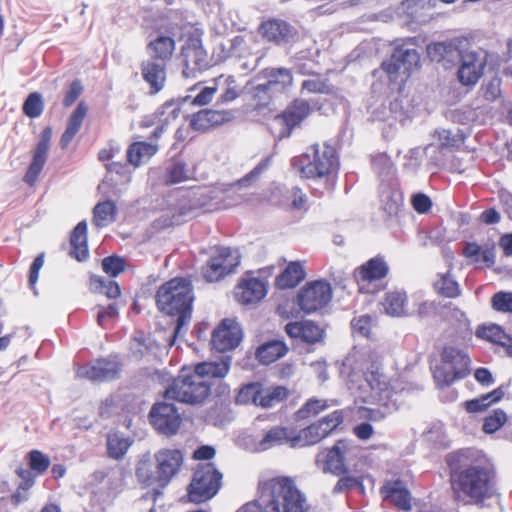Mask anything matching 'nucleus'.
I'll use <instances>...</instances> for the list:
<instances>
[{
  "instance_id": "obj_19",
  "label": "nucleus",
  "mask_w": 512,
  "mask_h": 512,
  "mask_svg": "<svg viewBox=\"0 0 512 512\" xmlns=\"http://www.w3.org/2000/svg\"><path fill=\"white\" fill-rule=\"evenodd\" d=\"M149 420L159 434L173 436L181 427L182 415L174 404L163 401L152 406Z\"/></svg>"
},
{
  "instance_id": "obj_12",
  "label": "nucleus",
  "mask_w": 512,
  "mask_h": 512,
  "mask_svg": "<svg viewBox=\"0 0 512 512\" xmlns=\"http://www.w3.org/2000/svg\"><path fill=\"white\" fill-rule=\"evenodd\" d=\"M290 395V391L281 385L266 387L261 382L243 384L235 395V403L239 405H255L270 408L281 403Z\"/></svg>"
},
{
  "instance_id": "obj_26",
  "label": "nucleus",
  "mask_w": 512,
  "mask_h": 512,
  "mask_svg": "<svg viewBox=\"0 0 512 512\" xmlns=\"http://www.w3.org/2000/svg\"><path fill=\"white\" fill-rule=\"evenodd\" d=\"M214 190L201 186L191 189L179 200V215H187L195 210H212Z\"/></svg>"
},
{
  "instance_id": "obj_59",
  "label": "nucleus",
  "mask_w": 512,
  "mask_h": 512,
  "mask_svg": "<svg viewBox=\"0 0 512 512\" xmlns=\"http://www.w3.org/2000/svg\"><path fill=\"white\" fill-rule=\"evenodd\" d=\"M83 92V86L81 84V81L76 79L72 81L69 88L65 92L64 98H63V105L65 107L72 106L76 100L80 97V95Z\"/></svg>"
},
{
  "instance_id": "obj_46",
  "label": "nucleus",
  "mask_w": 512,
  "mask_h": 512,
  "mask_svg": "<svg viewBox=\"0 0 512 512\" xmlns=\"http://www.w3.org/2000/svg\"><path fill=\"white\" fill-rule=\"evenodd\" d=\"M215 84L217 86V89H223L222 94L218 98V103L225 104L232 102L236 100L240 95L236 79L232 75L221 74L220 76L215 78Z\"/></svg>"
},
{
  "instance_id": "obj_11",
  "label": "nucleus",
  "mask_w": 512,
  "mask_h": 512,
  "mask_svg": "<svg viewBox=\"0 0 512 512\" xmlns=\"http://www.w3.org/2000/svg\"><path fill=\"white\" fill-rule=\"evenodd\" d=\"M222 478V473L213 463L198 465L187 487L189 501L201 504L212 499L222 486Z\"/></svg>"
},
{
  "instance_id": "obj_37",
  "label": "nucleus",
  "mask_w": 512,
  "mask_h": 512,
  "mask_svg": "<svg viewBox=\"0 0 512 512\" xmlns=\"http://www.w3.org/2000/svg\"><path fill=\"white\" fill-rule=\"evenodd\" d=\"M306 277L305 268L300 261H291L275 278L274 285L279 290L295 288Z\"/></svg>"
},
{
  "instance_id": "obj_7",
  "label": "nucleus",
  "mask_w": 512,
  "mask_h": 512,
  "mask_svg": "<svg viewBox=\"0 0 512 512\" xmlns=\"http://www.w3.org/2000/svg\"><path fill=\"white\" fill-rule=\"evenodd\" d=\"M292 166L304 179L334 180L339 170V158L336 149L324 144H312L306 152L292 159Z\"/></svg>"
},
{
  "instance_id": "obj_1",
  "label": "nucleus",
  "mask_w": 512,
  "mask_h": 512,
  "mask_svg": "<svg viewBox=\"0 0 512 512\" xmlns=\"http://www.w3.org/2000/svg\"><path fill=\"white\" fill-rule=\"evenodd\" d=\"M445 463L451 496L457 504L483 507L496 495L495 471L482 450L457 449L445 456Z\"/></svg>"
},
{
  "instance_id": "obj_42",
  "label": "nucleus",
  "mask_w": 512,
  "mask_h": 512,
  "mask_svg": "<svg viewBox=\"0 0 512 512\" xmlns=\"http://www.w3.org/2000/svg\"><path fill=\"white\" fill-rule=\"evenodd\" d=\"M386 314L393 317L406 315L407 295L401 291H390L386 293L382 302Z\"/></svg>"
},
{
  "instance_id": "obj_35",
  "label": "nucleus",
  "mask_w": 512,
  "mask_h": 512,
  "mask_svg": "<svg viewBox=\"0 0 512 512\" xmlns=\"http://www.w3.org/2000/svg\"><path fill=\"white\" fill-rule=\"evenodd\" d=\"M475 335L504 348L507 356L512 357V337L496 324L482 325L476 329Z\"/></svg>"
},
{
  "instance_id": "obj_2",
  "label": "nucleus",
  "mask_w": 512,
  "mask_h": 512,
  "mask_svg": "<svg viewBox=\"0 0 512 512\" xmlns=\"http://www.w3.org/2000/svg\"><path fill=\"white\" fill-rule=\"evenodd\" d=\"M306 496L288 476L260 480L257 497L241 506L237 512H308Z\"/></svg>"
},
{
  "instance_id": "obj_57",
  "label": "nucleus",
  "mask_w": 512,
  "mask_h": 512,
  "mask_svg": "<svg viewBox=\"0 0 512 512\" xmlns=\"http://www.w3.org/2000/svg\"><path fill=\"white\" fill-rule=\"evenodd\" d=\"M285 198L291 202V207L296 210H300L305 207L307 202L306 195L302 190L295 186L286 191Z\"/></svg>"
},
{
  "instance_id": "obj_51",
  "label": "nucleus",
  "mask_w": 512,
  "mask_h": 512,
  "mask_svg": "<svg viewBox=\"0 0 512 512\" xmlns=\"http://www.w3.org/2000/svg\"><path fill=\"white\" fill-rule=\"evenodd\" d=\"M44 110V102L39 92L30 93L23 103L22 111L29 118L39 117Z\"/></svg>"
},
{
  "instance_id": "obj_38",
  "label": "nucleus",
  "mask_w": 512,
  "mask_h": 512,
  "mask_svg": "<svg viewBox=\"0 0 512 512\" xmlns=\"http://www.w3.org/2000/svg\"><path fill=\"white\" fill-rule=\"evenodd\" d=\"M87 112V105L84 102H80L71 113L67 121L66 129L61 135L59 141V145L62 149H67L74 137L80 131Z\"/></svg>"
},
{
  "instance_id": "obj_33",
  "label": "nucleus",
  "mask_w": 512,
  "mask_h": 512,
  "mask_svg": "<svg viewBox=\"0 0 512 512\" xmlns=\"http://www.w3.org/2000/svg\"><path fill=\"white\" fill-rule=\"evenodd\" d=\"M166 67L163 62L146 60L141 63V74L149 85L150 94L160 92L166 83Z\"/></svg>"
},
{
  "instance_id": "obj_20",
  "label": "nucleus",
  "mask_w": 512,
  "mask_h": 512,
  "mask_svg": "<svg viewBox=\"0 0 512 512\" xmlns=\"http://www.w3.org/2000/svg\"><path fill=\"white\" fill-rule=\"evenodd\" d=\"M51 138L52 127L46 126L41 132L36 147L32 151V161L23 176V181L31 187L37 182L47 161Z\"/></svg>"
},
{
  "instance_id": "obj_50",
  "label": "nucleus",
  "mask_w": 512,
  "mask_h": 512,
  "mask_svg": "<svg viewBox=\"0 0 512 512\" xmlns=\"http://www.w3.org/2000/svg\"><path fill=\"white\" fill-rule=\"evenodd\" d=\"M508 417L504 410L495 409L484 418L482 430L486 434H493L501 429L507 422Z\"/></svg>"
},
{
  "instance_id": "obj_15",
  "label": "nucleus",
  "mask_w": 512,
  "mask_h": 512,
  "mask_svg": "<svg viewBox=\"0 0 512 512\" xmlns=\"http://www.w3.org/2000/svg\"><path fill=\"white\" fill-rule=\"evenodd\" d=\"M458 56L457 80L462 86L472 89L484 76L488 64V53L481 48L467 49L459 50Z\"/></svg>"
},
{
  "instance_id": "obj_40",
  "label": "nucleus",
  "mask_w": 512,
  "mask_h": 512,
  "mask_svg": "<svg viewBox=\"0 0 512 512\" xmlns=\"http://www.w3.org/2000/svg\"><path fill=\"white\" fill-rule=\"evenodd\" d=\"M193 179V172L188 164L178 158H172L169 165L165 168L163 183L166 186L180 184Z\"/></svg>"
},
{
  "instance_id": "obj_8",
  "label": "nucleus",
  "mask_w": 512,
  "mask_h": 512,
  "mask_svg": "<svg viewBox=\"0 0 512 512\" xmlns=\"http://www.w3.org/2000/svg\"><path fill=\"white\" fill-rule=\"evenodd\" d=\"M416 38L406 39L397 46L391 56L382 62L381 67L391 82L405 81L419 68L420 54L416 49Z\"/></svg>"
},
{
  "instance_id": "obj_56",
  "label": "nucleus",
  "mask_w": 512,
  "mask_h": 512,
  "mask_svg": "<svg viewBox=\"0 0 512 512\" xmlns=\"http://www.w3.org/2000/svg\"><path fill=\"white\" fill-rule=\"evenodd\" d=\"M501 83V78L493 77L481 87L482 96L485 101L491 103L501 97Z\"/></svg>"
},
{
  "instance_id": "obj_16",
  "label": "nucleus",
  "mask_w": 512,
  "mask_h": 512,
  "mask_svg": "<svg viewBox=\"0 0 512 512\" xmlns=\"http://www.w3.org/2000/svg\"><path fill=\"white\" fill-rule=\"evenodd\" d=\"M181 55L184 64L182 75L185 78H195L210 67L208 53L203 48L201 34L198 31L187 36Z\"/></svg>"
},
{
  "instance_id": "obj_63",
  "label": "nucleus",
  "mask_w": 512,
  "mask_h": 512,
  "mask_svg": "<svg viewBox=\"0 0 512 512\" xmlns=\"http://www.w3.org/2000/svg\"><path fill=\"white\" fill-rule=\"evenodd\" d=\"M449 46L445 43H434L427 47V53L433 61H442L448 51Z\"/></svg>"
},
{
  "instance_id": "obj_53",
  "label": "nucleus",
  "mask_w": 512,
  "mask_h": 512,
  "mask_svg": "<svg viewBox=\"0 0 512 512\" xmlns=\"http://www.w3.org/2000/svg\"><path fill=\"white\" fill-rule=\"evenodd\" d=\"M312 76L314 78L306 79L301 83V92L311 94H326L330 92L326 79H323L318 73H315V75Z\"/></svg>"
},
{
  "instance_id": "obj_36",
  "label": "nucleus",
  "mask_w": 512,
  "mask_h": 512,
  "mask_svg": "<svg viewBox=\"0 0 512 512\" xmlns=\"http://www.w3.org/2000/svg\"><path fill=\"white\" fill-rule=\"evenodd\" d=\"M176 42L170 36L158 35L147 44L149 60L167 63L172 59L175 52Z\"/></svg>"
},
{
  "instance_id": "obj_4",
  "label": "nucleus",
  "mask_w": 512,
  "mask_h": 512,
  "mask_svg": "<svg viewBox=\"0 0 512 512\" xmlns=\"http://www.w3.org/2000/svg\"><path fill=\"white\" fill-rule=\"evenodd\" d=\"M364 379L371 393L363 402L376 407L359 406L357 415L360 420L381 422L398 409L393 396L397 393V379L387 377L378 361L373 360L364 372Z\"/></svg>"
},
{
  "instance_id": "obj_60",
  "label": "nucleus",
  "mask_w": 512,
  "mask_h": 512,
  "mask_svg": "<svg viewBox=\"0 0 512 512\" xmlns=\"http://www.w3.org/2000/svg\"><path fill=\"white\" fill-rule=\"evenodd\" d=\"M411 204L413 209L421 214L427 213L432 207L431 199L423 193L413 195L411 198Z\"/></svg>"
},
{
  "instance_id": "obj_44",
  "label": "nucleus",
  "mask_w": 512,
  "mask_h": 512,
  "mask_svg": "<svg viewBox=\"0 0 512 512\" xmlns=\"http://www.w3.org/2000/svg\"><path fill=\"white\" fill-rule=\"evenodd\" d=\"M433 287L438 295L445 298H457L461 294L460 286L450 272L439 273Z\"/></svg>"
},
{
  "instance_id": "obj_28",
  "label": "nucleus",
  "mask_w": 512,
  "mask_h": 512,
  "mask_svg": "<svg viewBox=\"0 0 512 512\" xmlns=\"http://www.w3.org/2000/svg\"><path fill=\"white\" fill-rule=\"evenodd\" d=\"M264 84L277 96L287 93L294 84L292 70L285 67H267L261 71Z\"/></svg>"
},
{
  "instance_id": "obj_58",
  "label": "nucleus",
  "mask_w": 512,
  "mask_h": 512,
  "mask_svg": "<svg viewBox=\"0 0 512 512\" xmlns=\"http://www.w3.org/2000/svg\"><path fill=\"white\" fill-rule=\"evenodd\" d=\"M359 486H362V483L358 478L344 474V475H341V477L335 484V486L333 488V492L334 493H342V492L352 490Z\"/></svg>"
},
{
  "instance_id": "obj_62",
  "label": "nucleus",
  "mask_w": 512,
  "mask_h": 512,
  "mask_svg": "<svg viewBox=\"0 0 512 512\" xmlns=\"http://www.w3.org/2000/svg\"><path fill=\"white\" fill-rule=\"evenodd\" d=\"M118 316V307L116 304H110L107 307H101L97 315V322L101 327H104L109 319Z\"/></svg>"
},
{
  "instance_id": "obj_52",
  "label": "nucleus",
  "mask_w": 512,
  "mask_h": 512,
  "mask_svg": "<svg viewBox=\"0 0 512 512\" xmlns=\"http://www.w3.org/2000/svg\"><path fill=\"white\" fill-rule=\"evenodd\" d=\"M102 270L112 278H116L126 269V261L118 255H110L102 259Z\"/></svg>"
},
{
  "instance_id": "obj_64",
  "label": "nucleus",
  "mask_w": 512,
  "mask_h": 512,
  "mask_svg": "<svg viewBox=\"0 0 512 512\" xmlns=\"http://www.w3.org/2000/svg\"><path fill=\"white\" fill-rule=\"evenodd\" d=\"M217 91V86L203 88L193 99L192 103L198 106H204L209 104L214 94Z\"/></svg>"
},
{
  "instance_id": "obj_32",
  "label": "nucleus",
  "mask_w": 512,
  "mask_h": 512,
  "mask_svg": "<svg viewBox=\"0 0 512 512\" xmlns=\"http://www.w3.org/2000/svg\"><path fill=\"white\" fill-rule=\"evenodd\" d=\"M285 332L289 337L308 344L317 343L324 337V330L311 320L289 322L285 326Z\"/></svg>"
},
{
  "instance_id": "obj_61",
  "label": "nucleus",
  "mask_w": 512,
  "mask_h": 512,
  "mask_svg": "<svg viewBox=\"0 0 512 512\" xmlns=\"http://www.w3.org/2000/svg\"><path fill=\"white\" fill-rule=\"evenodd\" d=\"M463 406L468 413L483 412L490 407L484 395H481L478 398L465 401L463 403Z\"/></svg>"
},
{
  "instance_id": "obj_21",
  "label": "nucleus",
  "mask_w": 512,
  "mask_h": 512,
  "mask_svg": "<svg viewBox=\"0 0 512 512\" xmlns=\"http://www.w3.org/2000/svg\"><path fill=\"white\" fill-rule=\"evenodd\" d=\"M120 371L121 364L118 361L100 358L91 364L79 367L76 375L81 379H87L93 382H103L118 378Z\"/></svg>"
},
{
  "instance_id": "obj_22",
  "label": "nucleus",
  "mask_w": 512,
  "mask_h": 512,
  "mask_svg": "<svg viewBox=\"0 0 512 512\" xmlns=\"http://www.w3.org/2000/svg\"><path fill=\"white\" fill-rule=\"evenodd\" d=\"M164 130L165 127L161 124L154 129L149 137L150 142L136 141L131 143L126 150L128 164L138 168L152 158L159 151L157 140L162 136Z\"/></svg>"
},
{
  "instance_id": "obj_49",
  "label": "nucleus",
  "mask_w": 512,
  "mask_h": 512,
  "mask_svg": "<svg viewBox=\"0 0 512 512\" xmlns=\"http://www.w3.org/2000/svg\"><path fill=\"white\" fill-rule=\"evenodd\" d=\"M115 216L116 206L110 200L98 203L93 209V223L97 227L107 226L115 220Z\"/></svg>"
},
{
  "instance_id": "obj_34",
  "label": "nucleus",
  "mask_w": 512,
  "mask_h": 512,
  "mask_svg": "<svg viewBox=\"0 0 512 512\" xmlns=\"http://www.w3.org/2000/svg\"><path fill=\"white\" fill-rule=\"evenodd\" d=\"M380 493L385 501H389L401 510H410V493L401 480L387 481L381 488Z\"/></svg>"
},
{
  "instance_id": "obj_9",
  "label": "nucleus",
  "mask_w": 512,
  "mask_h": 512,
  "mask_svg": "<svg viewBox=\"0 0 512 512\" xmlns=\"http://www.w3.org/2000/svg\"><path fill=\"white\" fill-rule=\"evenodd\" d=\"M470 373V358L461 349L444 346L440 352V363L433 369V377L438 385L447 387Z\"/></svg>"
},
{
  "instance_id": "obj_39",
  "label": "nucleus",
  "mask_w": 512,
  "mask_h": 512,
  "mask_svg": "<svg viewBox=\"0 0 512 512\" xmlns=\"http://www.w3.org/2000/svg\"><path fill=\"white\" fill-rule=\"evenodd\" d=\"M70 256L81 262L88 258L87 223L85 220L79 222L70 235Z\"/></svg>"
},
{
  "instance_id": "obj_6",
  "label": "nucleus",
  "mask_w": 512,
  "mask_h": 512,
  "mask_svg": "<svg viewBox=\"0 0 512 512\" xmlns=\"http://www.w3.org/2000/svg\"><path fill=\"white\" fill-rule=\"evenodd\" d=\"M155 465L148 460L137 464L135 475L143 489L151 491L154 498L162 494L175 478L184 463V456L179 449H160L154 454Z\"/></svg>"
},
{
  "instance_id": "obj_17",
  "label": "nucleus",
  "mask_w": 512,
  "mask_h": 512,
  "mask_svg": "<svg viewBox=\"0 0 512 512\" xmlns=\"http://www.w3.org/2000/svg\"><path fill=\"white\" fill-rule=\"evenodd\" d=\"M345 418L346 413L344 409L334 410L301 429L298 441H302L305 447L318 444L337 431L344 423Z\"/></svg>"
},
{
  "instance_id": "obj_24",
  "label": "nucleus",
  "mask_w": 512,
  "mask_h": 512,
  "mask_svg": "<svg viewBox=\"0 0 512 512\" xmlns=\"http://www.w3.org/2000/svg\"><path fill=\"white\" fill-rule=\"evenodd\" d=\"M242 340V331L238 323L225 318L214 329L211 344L219 352H227L236 348Z\"/></svg>"
},
{
  "instance_id": "obj_41",
  "label": "nucleus",
  "mask_w": 512,
  "mask_h": 512,
  "mask_svg": "<svg viewBox=\"0 0 512 512\" xmlns=\"http://www.w3.org/2000/svg\"><path fill=\"white\" fill-rule=\"evenodd\" d=\"M288 352V347L282 340H271L260 345L255 352L256 359L263 365L274 363Z\"/></svg>"
},
{
  "instance_id": "obj_43",
  "label": "nucleus",
  "mask_w": 512,
  "mask_h": 512,
  "mask_svg": "<svg viewBox=\"0 0 512 512\" xmlns=\"http://www.w3.org/2000/svg\"><path fill=\"white\" fill-rule=\"evenodd\" d=\"M131 443L130 439L125 437L122 433L117 431L109 432L107 434L108 457L115 460L121 459L128 451Z\"/></svg>"
},
{
  "instance_id": "obj_23",
  "label": "nucleus",
  "mask_w": 512,
  "mask_h": 512,
  "mask_svg": "<svg viewBox=\"0 0 512 512\" xmlns=\"http://www.w3.org/2000/svg\"><path fill=\"white\" fill-rule=\"evenodd\" d=\"M267 294V283L257 277L246 273L235 286L234 296L242 305L259 303Z\"/></svg>"
},
{
  "instance_id": "obj_3",
  "label": "nucleus",
  "mask_w": 512,
  "mask_h": 512,
  "mask_svg": "<svg viewBox=\"0 0 512 512\" xmlns=\"http://www.w3.org/2000/svg\"><path fill=\"white\" fill-rule=\"evenodd\" d=\"M230 369L229 360L201 362L193 369L183 368L164 392V398L186 404H201L211 393V380L225 377Z\"/></svg>"
},
{
  "instance_id": "obj_48",
  "label": "nucleus",
  "mask_w": 512,
  "mask_h": 512,
  "mask_svg": "<svg viewBox=\"0 0 512 512\" xmlns=\"http://www.w3.org/2000/svg\"><path fill=\"white\" fill-rule=\"evenodd\" d=\"M250 105L254 110H262L269 107L276 95L264 84L260 83L254 86L250 92Z\"/></svg>"
},
{
  "instance_id": "obj_47",
  "label": "nucleus",
  "mask_w": 512,
  "mask_h": 512,
  "mask_svg": "<svg viewBox=\"0 0 512 512\" xmlns=\"http://www.w3.org/2000/svg\"><path fill=\"white\" fill-rule=\"evenodd\" d=\"M330 407L328 400L309 398L294 414L296 421H303L319 415Z\"/></svg>"
},
{
  "instance_id": "obj_5",
  "label": "nucleus",
  "mask_w": 512,
  "mask_h": 512,
  "mask_svg": "<svg viewBox=\"0 0 512 512\" xmlns=\"http://www.w3.org/2000/svg\"><path fill=\"white\" fill-rule=\"evenodd\" d=\"M194 299L192 281L186 277L172 278L157 289L155 303L158 310L177 318L170 345L174 344L178 335L190 323Z\"/></svg>"
},
{
  "instance_id": "obj_30",
  "label": "nucleus",
  "mask_w": 512,
  "mask_h": 512,
  "mask_svg": "<svg viewBox=\"0 0 512 512\" xmlns=\"http://www.w3.org/2000/svg\"><path fill=\"white\" fill-rule=\"evenodd\" d=\"M231 118V113L226 110L202 109L191 116L189 125L195 131L206 132Z\"/></svg>"
},
{
  "instance_id": "obj_14",
  "label": "nucleus",
  "mask_w": 512,
  "mask_h": 512,
  "mask_svg": "<svg viewBox=\"0 0 512 512\" xmlns=\"http://www.w3.org/2000/svg\"><path fill=\"white\" fill-rule=\"evenodd\" d=\"M241 256L236 249L217 246L201 267V275L208 283H215L234 273L239 266Z\"/></svg>"
},
{
  "instance_id": "obj_13",
  "label": "nucleus",
  "mask_w": 512,
  "mask_h": 512,
  "mask_svg": "<svg viewBox=\"0 0 512 512\" xmlns=\"http://www.w3.org/2000/svg\"><path fill=\"white\" fill-rule=\"evenodd\" d=\"M361 447L350 439H339L330 448L325 449L318 455L322 461L324 472L335 476L348 473V465L359 458Z\"/></svg>"
},
{
  "instance_id": "obj_31",
  "label": "nucleus",
  "mask_w": 512,
  "mask_h": 512,
  "mask_svg": "<svg viewBox=\"0 0 512 512\" xmlns=\"http://www.w3.org/2000/svg\"><path fill=\"white\" fill-rule=\"evenodd\" d=\"M298 438L299 431L294 428L275 426L265 433L259 444L264 450L284 443L292 448L305 447L302 441H298Z\"/></svg>"
},
{
  "instance_id": "obj_55",
  "label": "nucleus",
  "mask_w": 512,
  "mask_h": 512,
  "mask_svg": "<svg viewBox=\"0 0 512 512\" xmlns=\"http://www.w3.org/2000/svg\"><path fill=\"white\" fill-rule=\"evenodd\" d=\"M491 306L497 312L512 313V292L495 293L491 298Z\"/></svg>"
},
{
  "instance_id": "obj_54",
  "label": "nucleus",
  "mask_w": 512,
  "mask_h": 512,
  "mask_svg": "<svg viewBox=\"0 0 512 512\" xmlns=\"http://www.w3.org/2000/svg\"><path fill=\"white\" fill-rule=\"evenodd\" d=\"M381 202L383 209L389 215H395L398 213L403 201L400 194L391 189H385L381 194Z\"/></svg>"
},
{
  "instance_id": "obj_18",
  "label": "nucleus",
  "mask_w": 512,
  "mask_h": 512,
  "mask_svg": "<svg viewBox=\"0 0 512 512\" xmlns=\"http://www.w3.org/2000/svg\"><path fill=\"white\" fill-rule=\"evenodd\" d=\"M332 296L333 290L327 280L309 281L298 292L297 304L304 313L311 314L326 307Z\"/></svg>"
},
{
  "instance_id": "obj_10",
  "label": "nucleus",
  "mask_w": 512,
  "mask_h": 512,
  "mask_svg": "<svg viewBox=\"0 0 512 512\" xmlns=\"http://www.w3.org/2000/svg\"><path fill=\"white\" fill-rule=\"evenodd\" d=\"M312 113L313 107L308 100L294 98L270 120L268 129L278 139L288 138L295 129L301 127Z\"/></svg>"
},
{
  "instance_id": "obj_29",
  "label": "nucleus",
  "mask_w": 512,
  "mask_h": 512,
  "mask_svg": "<svg viewBox=\"0 0 512 512\" xmlns=\"http://www.w3.org/2000/svg\"><path fill=\"white\" fill-rule=\"evenodd\" d=\"M29 470L18 468L16 475L24 480L27 485H33L34 479L43 475L50 467L51 460L42 451L33 449L25 457Z\"/></svg>"
},
{
  "instance_id": "obj_25",
  "label": "nucleus",
  "mask_w": 512,
  "mask_h": 512,
  "mask_svg": "<svg viewBox=\"0 0 512 512\" xmlns=\"http://www.w3.org/2000/svg\"><path fill=\"white\" fill-rule=\"evenodd\" d=\"M389 273V266L381 256H376L354 270L353 276L360 290L366 289L369 284L383 280Z\"/></svg>"
},
{
  "instance_id": "obj_27",
  "label": "nucleus",
  "mask_w": 512,
  "mask_h": 512,
  "mask_svg": "<svg viewBox=\"0 0 512 512\" xmlns=\"http://www.w3.org/2000/svg\"><path fill=\"white\" fill-rule=\"evenodd\" d=\"M261 37L275 45L288 43L296 34V30L288 22L281 19H268L258 28Z\"/></svg>"
},
{
  "instance_id": "obj_45",
  "label": "nucleus",
  "mask_w": 512,
  "mask_h": 512,
  "mask_svg": "<svg viewBox=\"0 0 512 512\" xmlns=\"http://www.w3.org/2000/svg\"><path fill=\"white\" fill-rule=\"evenodd\" d=\"M462 254L465 258L469 259L472 263H483L486 266H491L494 263V252L492 249H483L475 242L466 243L463 248Z\"/></svg>"
}]
</instances>
